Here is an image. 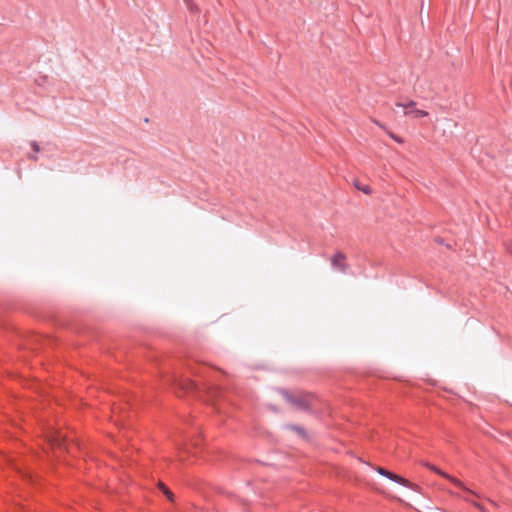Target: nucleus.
Instances as JSON below:
<instances>
[{
  "label": "nucleus",
  "instance_id": "3",
  "mask_svg": "<svg viewBox=\"0 0 512 512\" xmlns=\"http://www.w3.org/2000/svg\"><path fill=\"white\" fill-rule=\"evenodd\" d=\"M346 255L341 252L337 251L331 258V266L334 270H337L343 274H346L349 269V264L347 263Z\"/></svg>",
  "mask_w": 512,
  "mask_h": 512
},
{
  "label": "nucleus",
  "instance_id": "1",
  "mask_svg": "<svg viewBox=\"0 0 512 512\" xmlns=\"http://www.w3.org/2000/svg\"><path fill=\"white\" fill-rule=\"evenodd\" d=\"M283 398L296 409L311 412L314 407L315 395L308 392L299 391L292 393L286 389H279Z\"/></svg>",
  "mask_w": 512,
  "mask_h": 512
},
{
  "label": "nucleus",
  "instance_id": "12",
  "mask_svg": "<svg viewBox=\"0 0 512 512\" xmlns=\"http://www.w3.org/2000/svg\"><path fill=\"white\" fill-rule=\"evenodd\" d=\"M30 146L32 148V150L35 152V153H38L40 151V146L38 144V142L36 141H31L30 142Z\"/></svg>",
  "mask_w": 512,
  "mask_h": 512
},
{
  "label": "nucleus",
  "instance_id": "14",
  "mask_svg": "<svg viewBox=\"0 0 512 512\" xmlns=\"http://www.w3.org/2000/svg\"><path fill=\"white\" fill-rule=\"evenodd\" d=\"M28 159L32 160V161H37L38 160V156L36 154H29L28 155Z\"/></svg>",
  "mask_w": 512,
  "mask_h": 512
},
{
  "label": "nucleus",
  "instance_id": "6",
  "mask_svg": "<svg viewBox=\"0 0 512 512\" xmlns=\"http://www.w3.org/2000/svg\"><path fill=\"white\" fill-rule=\"evenodd\" d=\"M159 489L161 490V492L166 496V498L169 501L174 500V494L171 492V490L165 484L159 483Z\"/></svg>",
  "mask_w": 512,
  "mask_h": 512
},
{
  "label": "nucleus",
  "instance_id": "5",
  "mask_svg": "<svg viewBox=\"0 0 512 512\" xmlns=\"http://www.w3.org/2000/svg\"><path fill=\"white\" fill-rule=\"evenodd\" d=\"M285 429L295 432L299 437H301L304 440L309 439L307 431L302 426H298V425H294V424H287V425H285Z\"/></svg>",
  "mask_w": 512,
  "mask_h": 512
},
{
  "label": "nucleus",
  "instance_id": "10",
  "mask_svg": "<svg viewBox=\"0 0 512 512\" xmlns=\"http://www.w3.org/2000/svg\"><path fill=\"white\" fill-rule=\"evenodd\" d=\"M184 1H185L187 8L189 9L190 12H198L199 11L197 5L195 3H193L192 0H184Z\"/></svg>",
  "mask_w": 512,
  "mask_h": 512
},
{
  "label": "nucleus",
  "instance_id": "13",
  "mask_svg": "<svg viewBox=\"0 0 512 512\" xmlns=\"http://www.w3.org/2000/svg\"><path fill=\"white\" fill-rule=\"evenodd\" d=\"M506 251H507L510 255H512V242H508V243L506 244Z\"/></svg>",
  "mask_w": 512,
  "mask_h": 512
},
{
  "label": "nucleus",
  "instance_id": "2",
  "mask_svg": "<svg viewBox=\"0 0 512 512\" xmlns=\"http://www.w3.org/2000/svg\"><path fill=\"white\" fill-rule=\"evenodd\" d=\"M428 469H430L431 471L439 474L440 476H442L443 478L445 479H448L451 483H453L456 487L460 488L461 490L469 493V494H472V495H476L478 496L476 493H474L473 491H471L470 489H468L459 479L443 472L442 470H440L438 467H436L435 465L433 464H430V463H425L424 464Z\"/></svg>",
  "mask_w": 512,
  "mask_h": 512
},
{
  "label": "nucleus",
  "instance_id": "11",
  "mask_svg": "<svg viewBox=\"0 0 512 512\" xmlns=\"http://www.w3.org/2000/svg\"><path fill=\"white\" fill-rule=\"evenodd\" d=\"M187 391H195L197 389V385L194 381L192 380H187V383L185 384V387H184Z\"/></svg>",
  "mask_w": 512,
  "mask_h": 512
},
{
  "label": "nucleus",
  "instance_id": "9",
  "mask_svg": "<svg viewBox=\"0 0 512 512\" xmlns=\"http://www.w3.org/2000/svg\"><path fill=\"white\" fill-rule=\"evenodd\" d=\"M397 106L403 107V108L406 109V111H408V110H414L415 106H416V103L411 100V101L407 102L406 104L397 103Z\"/></svg>",
  "mask_w": 512,
  "mask_h": 512
},
{
  "label": "nucleus",
  "instance_id": "7",
  "mask_svg": "<svg viewBox=\"0 0 512 512\" xmlns=\"http://www.w3.org/2000/svg\"><path fill=\"white\" fill-rule=\"evenodd\" d=\"M405 114H414V116L416 118H422V117H425L428 115V113L424 110H420V109H414V110H408L405 112Z\"/></svg>",
  "mask_w": 512,
  "mask_h": 512
},
{
  "label": "nucleus",
  "instance_id": "4",
  "mask_svg": "<svg viewBox=\"0 0 512 512\" xmlns=\"http://www.w3.org/2000/svg\"><path fill=\"white\" fill-rule=\"evenodd\" d=\"M375 470L380 475H382V476H384V477H386V478H388V479H390V480H392V481H394V482H396V483H398V484H400L402 486H405V487H409L410 486V482L407 479H405V478H403V477H401V476H399V475H397V474H395V473H393V472H391V471H389V470H387V469H385L383 467H377Z\"/></svg>",
  "mask_w": 512,
  "mask_h": 512
},
{
  "label": "nucleus",
  "instance_id": "8",
  "mask_svg": "<svg viewBox=\"0 0 512 512\" xmlns=\"http://www.w3.org/2000/svg\"><path fill=\"white\" fill-rule=\"evenodd\" d=\"M355 187L367 195L371 194L372 192V189L368 185H360L359 183H355Z\"/></svg>",
  "mask_w": 512,
  "mask_h": 512
}]
</instances>
